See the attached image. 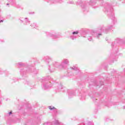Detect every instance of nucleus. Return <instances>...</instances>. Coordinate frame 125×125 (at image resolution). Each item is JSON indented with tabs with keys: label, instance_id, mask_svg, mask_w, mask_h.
Here are the masks:
<instances>
[{
	"label": "nucleus",
	"instance_id": "obj_1",
	"mask_svg": "<svg viewBox=\"0 0 125 125\" xmlns=\"http://www.w3.org/2000/svg\"><path fill=\"white\" fill-rule=\"evenodd\" d=\"M67 65H69V60L68 59H63L61 62V64H59V62H54L52 64L49 65L48 69L51 72H54L56 68H62V69H66L67 68Z\"/></svg>",
	"mask_w": 125,
	"mask_h": 125
},
{
	"label": "nucleus",
	"instance_id": "obj_2",
	"mask_svg": "<svg viewBox=\"0 0 125 125\" xmlns=\"http://www.w3.org/2000/svg\"><path fill=\"white\" fill-rule=\"evenodd\" d=\"M86 37L88 38V41L91 42L92 41V37L94 36L95 38H97V39H99V37L100 36H102L101 34H97V32H94V31H92L89 33L86 34Z\"/></svg>",
	"mask_w": 125,
	"mask_h": 125
},
{
	"label": "nucleus",
	"instance_id": "obj_3",
	"mask_svg": "<svg viewBox=\"0 0 125 125\" xmlns=\"http://www.w3.org/2000/svg\"><path fill=\"white\" fill-rule=\"evenodd\" d=\"M43 85L42 86V89L46 90V89H49L52 86L51 83L50 81L46 79H43L42 80Z\"/></svg>",
	"mask_w": 125,
	"mask_h": 125
},
{
	"label": "nucleus",
	"instance_id": "obj_4",
	"mask_svg": "<svg viewBox=\"0 0 125 125\" xmlns=\"http://www.w3.org/2000/svg\"><path fill=\"white\" fill-rule=\"evenodd\" d=\"M121 42H123V40L120 38H117L114 42L111 43V46H115V45H118L120 44Z\"/></svg>",
	"mask_w": 125,
	"mask_h": 125
},
{
	"label": "nucleus",
	"instance_id": "obj_5",
	"mask_svg": "<svg viewBox=\"0 0 125 125\" xmlns=\"http://www.w3.org/2000/svg\"><path fill=\"white\" fill-rule=\"evenodd\" d=\"M20 20L21 23H23L24 25H28V24H30V21L27 18H25L24 21L22 20V18L20 19Z\"/></svg>",
	"mask_w": 125,
	"mask_h": 125
},
{
	"label": "nucleus",
	"instance_id": "obj_6",
	"mask_svg": "<svg viewBox=\"0 0 125 125\" xmlns=\"http://www.w3.org/2000/svg\"><path fill=\"white\" fill-rule=\"evenodd\" d=\"M67 92L68 93L69 98H72L73 96H75V93L71 90H68Z\"/></svg>",
	"mask_w": 125,
	"mask_h": 125
},
{
	"label": "nucleus",
	"instance_id": "obj_7",
	"mask_svg": "<svg viewBox=\"0 0 125 125\" xmlns=\"http://www.w3.org/2000/svg\"><path fill=\"white\" fill-rule=\"evenodd\" d=\"M111 24L115 25V23H117V19H116L114 15L112 17H111Z\"/></svg>",
	"mask_w": 125,
	"mask_h": 125
},
{
	"label": "nucleus",
	"instance_id": "obj_8",
	"mask_svg": "<svg viewBox=\"0 0 125 125\" xmlns=\"http://www.w3.org/2000/svg\"><path fill=\"white\" fill-rule=\"evenodd\" d=\"M105 12L108 13V12L109 11V10H110V5L108 3H105Z\"/></svg>",
	"mask_w": 125,
	"mask_h": 125
},
{
	"label": "nucleus",
	"instance_id": "obj_9",
	"mask_svg": "<svg viewBox=\"0 0 125 125\" xmlns=\"http://www.w3.org/2000/svg\"><path fill=\"white\" fill-rule=\"evenodd\" d=\"M51 125H61V124L59 123V121L58 120H55L51 124H50Z\"/></svg>",
	"mask_w": 125,
	"mask_h": 125
},
{
	"label": "nucleus",
	"instance_id": "obj_10",
	"mask_svg": "<svg viewBox=\"0 0 125 125\" xmlns=\"http://www.w3.org/2000/svg\"><path fill=\"white\" fill-rule=\"evenodd\" d=\"M48 108L50 110H54L55 114H57V109H56L54 106H49Z\"/></svg>",
	"mask_w": 125,
	"mask_h": 125
},
{
	"label": "nucleus",
	"instance_id": "obj_11",
	"mask_svg": "<svg viewBox=\"0 0 125 125\" xmlns=\"http://www.w3.org/2000/svg\"><path fill=\"white\" fill-rule=\"evenodd\" d=\"M51 37H52L53 39H57V38H60V36H59L58 34L56 33L52 34L51 35Z\"/></svg>",
	"mask_w": 125,
	"mask_h": 125
},
{
	"label": "nucleus",
	"instance_id": "obj_12",
	"mask_svg": "<svg viewBox=\"0 0 125 125\" xmlns=\"http://www.w3.org/2000/svg\"><path fill=\"white\" fill-rule=\"evenodd\" d=\"M45 62H46L48 64V63H49V62H51V61H52V60L49 57H45Z\"/></svg>",
	"mask_w": 125,
	"mask_h": 125
},
{
	"label": "nucleus",
	"instance_id": "obj_13",
	"mask_svg": "<svg viewBox=\"0 0 125 125\" xmlns=\"http://www.w3.org/2000/svg\"><path fill=\"white\" fill-rule=\"evenodd\" d=\"M81 7L83 11H85V9H86V5L84 3H83L81 5Z\"/></svg>",
	"mask_w": 125,
	"mask_h": 125
},
{
	"label": "nucleus",
	"instance_id": "obj_14",
	"mask_svg": "<svg viewBox=\"0 0 125 125\" xmlns=\"http://www.w3.org/2000/svg\"><path fill=\"white\" fill-rule=\"evenodd\" d=\"M70 69L71 70H73V71H78L79 70V68L77 67V66H73V67H70Z\"/></svg>",
	"mask_w": 125,
	"mask_h": 125
},
{
	"label": "nucleus",
	"instance_id": "obj_15",
	"mask_svg": "<svg viewBox=\"0 0 125 125\" xmlns=\"http://www.w3.org/2000/svg\"><path fill=\"white\" fill-rule=\"evenodd\" d=\"M31 27H32V28H34L35 29H37V28H38V26L37 25V24L35 23H33L31 25Z\"/></svg>",
	"mask_w": 125,
	"mask_h": 125
},
{
	"label": "nucleus",
	"instance_id": "obj_16",
	"mask_svg": "<svg viewBox=\"0 0 125 125\" xmlns=\"http://www.w3.org/2000/svg\"><path fill=\"white\" fill-rule=\"evenodd\" d=\"M58 89H59V90L61 91L62 90V89H63V86H62V85H61V84H59Z\"/></svg>",
	"mask_w": 125,
	"mask_h": 125
},
{
	"label": "nucleus",
	"instance_id": "obj_17",
	"mask_svg": "<svg viewBox=\"0 0 125 125\" xmlns=\"http://www.w3.org/2000/svg\"><path fill=\"white\" fill-rule=\"evenodd\" d=\"M70 38L71 39V40H76V39H77V37L75 35H73V36H70Z\"/></svg>",
	"mask_w": 125,
	"mask_h": 125
},
{
	"label": "nucleus",
	"instance_id": "obj_18",
	"mask_svg": "<svg viewBox=\"0 0 125 125\" xmlns=\"http://www.w3.org/2000/svg\"><path fill=\"white\" fill-rule=\"evenodd\" d=\"M19 65L20 67H22V66H24L25 64L24 63H23V62H19Z\"/></svg>",
	"mask_w": 125,
	"mask_h": 125
},
{
	"label": "nucleus",
	"instance_id": "obj_19",
	"mask_svg": "<svg viewBox=\"0 0 125 125\" xmlns=\"http://www.w3.org/2000/svg\"><path fill=\"white\" fill-rule=\"evenodd\" d=\"M79 34V31H74L72 33L73 35H78Z\"/></svg>",
	"mask_w": 125,
	"mask_h": 125
},
{
	"label": "nucleus",
	"instance_id": "obj_20",
	"mask_svg": "<svg viewBox=\"0 0 125 125\" xmlns=\"http://www.w3.org/2000/svg\"><path fill=\"white\" fill-rule=\"evenodd\" d=\"M104 121L105 122H109V119L107 117H105V119H104Z\"/></svg>",
	"mask_w": 125,
	"mask_h": 125
},
{
	"label": "nucleus",
	"instance_id": "obj_21",
	"mask_svg": "<svg viewBox=\"0 0 125 125\" xmlns=\"http://www.w3.org/2000/svg\"><path fill=\"white\" fill-rule=\"evenodd\" d=\"M108 31H109V28H106L105 29V34H107V33H108Z\"/></svg>",
	"mask_w": 125,
	"mask_h": 125
},
{
	"label": "nucleus",
	"instance_id": "obj_22",
	"mask_svg": "<svg viewBox=\"0 0 125 125\" xmlns=\"http://www.w3.org/2000/svg\"><path fill=\"white\" fill-rule=\"evenodd\" d=\"M93 125V123L92 122H89L88 123V125Z\"/></svg>",
	"mask_w": 125,
	"mask_h": 125
},
{
	"label": "nucleus",
	"instance_id": "obj_23",
	"mask_svg": "<svg viewBox=\"0 0 125 125\" xmlns=\"http://www.w3.org/2000/svg\"><path fill=\"white\" fill-rule=\"evenodd\" d=\"M68 3H70V4H73L74 1H68Z\"/></svg>",
	"mask_w": 125,
	"mask_h": 125
},
{
	"label": "nucleus",
	"instance_id": "obj_24",
	"mask_svg": "<svg viewBox=\"0 0 125 125\" xmlns=\"http://www.w3.org/2000/svg\"><path fill=\"white\" fill-rule=\"evenodd\" d=\"M110 11H111V12H113V11H114V9H113V8L110 7Z\"/></svg>",
	"mask_w": 125,
	"mask_h": 125
},
{
	"label": "nucleus",
	"instance_id": "obj_25",
	"mask_svg": "<svg viewBox=\"0 0 125 125\" xmlns=\"http://www.w3.org/2000/svg\"><path fill=\"white\" fill-rule=\"evenodd\" d=\"M93 101H96V99L93 98L92 99Z\"/></svg>",
	"mask_w": 125,
	"mask_h": 125
},
{
	"label": "nucleus",
	"instance_id": "obj_26",
	"mask_svg": "<svg viewBox=\"0 0 125 125\" xmlns=\"http://www.w3.org/2000/svg\"><path fill=\"white\" fill-rule=\"evenodd\" d=\"M12 114V111H11L10 112H9V115H11Z\"/></svg>",
	"mask_w": 125,
	"mask_h": 125
},
{
	"label": "nucleus",
	"instance_id": "obj_27",
	"mask_svg": "<svg viewBox=\"0 0 125 125\" xmlns=\"http://www.w3.org/2000/svg\"><path fill=\"white\" fill-rule=\"evenodd\" d=\"M33 73H35V72H36V69H34V68H33Z\"/></svg>",
	"mask_w": 125,
	"mask_h": 125
},
{
	"label": "nucleus",
	"instance_id": "obj_28",
	"mask_svg": "<svg viewBox=\"0 0 125 125\" xmlns=\"http://www.w3.org/2000/svg\"><path fill=\"white\" fill-rule=\"evenodd\" d=\"M21 75H23V71H22V70H21Z\"/></svg>",
	"mask_w": 125,
	"mask_h": 125
},
{
	"label": "nucleus",
	"instance_id": "obj_29",
	"mask_svg": "<svg viewBox=\"0 0 125 125\" xmlns=\"http://www.w3.org/2000/svg\"><path fill=\"white\" fill-rule=\"evenodd\" d=\"M3 22V20H1V21H0V23H1V22Z\"/></svg>",
	"mask_w": 125,
	"mask_h": 125
},
{
	"label": "nucleus",
	"instance_id": "obj_30",
	"mask_svg": "<svg viewBox=\"0 0 125 125\" xmlns=\"http://www.w3.org/2000/svg\"><path fill=\"white\" fill-rule=\"evenodd\" d=\"M84 125V124L83 123H82V124H80V125Z\"/></svg>",
	"mask_w": 125,
	"mask_h": 125
},
{
	"label": "nucleus",
	"instance_id": "obj_31",
	"mask_svg": "<svg viewBox=\"0 0 125 125\" xmlns=\"http://www.w3.org/2000/svg\"><path fill=\"white\" fill-rule=\"evenodd\" d=\"M110 63H114V61H113L112 62H111Z\"/></svg>",
	"mask_w": 125,
	"mask_h": 125
},
{
	"label": "nucleus",
	"instance_id": "obj_32",
	"mask_svg": "<svg viewBox=\"0 0 125 125\" xmlns=\"http://www.w3.org/2000/svg\"><path fill=\"white\" fill-rule=\"evenodd\" d=\"M105 40H106V41H108L107 38H106Z\"/></svg>",
	"mask_w": 125,
	"mask_h": 125
},
{
	"label": "nucleus",
	"instance_id": "obj_33",
	"mask_svg": "<svg viewBox=\"0 0 125 125\" xmlns=\"http://www.w3.org/2000/svg\"><path fill=\"white\" fill-rule=\"evenodd\" d=\"M123 109H125V106H123Z\"/></svg>",
	"mask_w": 125,
	"mask_h": 125
},
{
	"label": "nucleus",
	"instance_id": "obj_34",
	"mask_svg": "<svg viewBox=\"0 0 125 125\" xmlns=\"http://www.w3.org/2000/svg\"><path fill=\"white\" fill-rule=\"evenodd\" d=\"M83 37L84 38H85V36H83Z\"/></svg>",
	"mask_w": 125,
	"mask_h": 125
},
{
	"label": "nucleus",
	"instance_id": "obj_35",
	"mask_svg": "<svg viewBox=\"0 0 125 125\" xmlns=\"http://www.w3.org/2000/svg\"><path fill=\"white\" fill-rule=\"evenodd\" d=\"M8 4H9V3H7V5H8Z\"/></svg>",
	"mask_w": 125,
	"mask_h": 125
},
{
	"label": "nucleus",
	"instance_id": "obj_36",
	"mask_svg": "<svg viewBox=\"0 0 125 125\" xmlns=\"http://www.w3.org/2000/svg\"><path fill=\"white\" fill-rule=\"evenodd\" d=\"M100 85H102V84H101Z\"/></svg>",
	"mask_w": 125,
	"mask_h": 125
},
{
	"label": "nucleus",
	"instance_id": "obj_37",
	"mask_svg": "<svg viewBox=\"0 0 125 125\" xmlns=\"http://www.w3.org/2000/svg\"><path fill=\"white\" fill-rule=\"evenodd\" d=\"M1 42H4V41H2Z\"/></svg>",
	"mask_w": 125,
	"mask_h": 125
},
{
	"label": "nucleus",
	"instance_id": "obj_38",
	"mask_svg": "<svg viewBox=\"0 0 125 125\" xmlns=\"http://www.w3.org/2000/svg\"><path fill=\"white\" fill-rule=\"evenodd\" d=\"M34 74H36V73H34Z\"/></svg>",
	"mask_w": 125,
	"mask_h": 125
}]
</instances>
